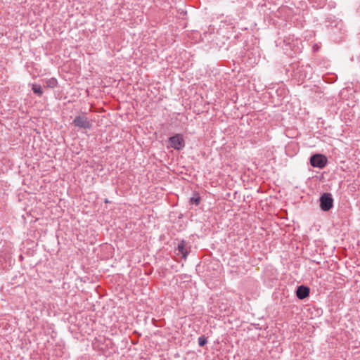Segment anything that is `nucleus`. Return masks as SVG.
<instances>
[{"label": "nucleus", "instance_id": "obj_7", "mask_svg": "<svg viewBox=\"0 0 360 360\" xmlns=\"http://www.w3.org/2000/svg\"><path fill=\"white\" fill-rule=\"evenodd\" d=\"M44 86L46 88H55L58 85V81L56 78L51 77L43 80Z\"/></svg>", "mask_w": 360, "mask_h": 360}, {"label": "nucleus", "instance_id": "obj_8", "mask_svg": "<svg viewBox=\"0 0 360 360\" xmlns=\"http://www.w3.org/2000/svg\"><path fill=\"white\" fill-rule=\"evenodd\" d=\"M201 200V198L198 193H195L192 198H190V203L198 206Z\"/></svg>", "mask_w": 360, "mask_h": 360}, {"label": "nucleus", "instance_id": "obj_5", "mask_svg": "<svg viewBox=\"0 0 360 360\" xmlns=\"http://www.w3.org/2000/svg\"><path fill=\"white\" fill-rule=\"evenodd\" d=\"M309 295V288L304 285H300L296 291L297 297L300 300H304Z\"/></svg>", "mask_w": 360, "mask_h": 360}, {"label": "nucleus", "instance_id": "obj_3", "mask_svg": "<svg viewBox=\"0 0 360 360\" xmlns=\"http://www.w3.org/2000/svg\"><path fill=\"white\" fill-rule=\"evenodd\" d=\"M170 146L175 150H180L185 147V141L183 136L180 134H176L169 139Z\"/></svg>", "mask_w": 360, "mask_h": 360}, {"label": "nucleus", "instance_id": "obj_10", "mask_svg": "<svg viewBox=\"0 0 360 360\" xmlns=\"http://www.w3.org/2000/svg\"><path fill=\"white\" fill-rule=\"evenodd\" d=\"M198 342L200 347H203L207 343V340L205 335H201L198 338Z\"/></svg>", "mask_w": 360, "mask_h": 360}, {"label": "nucleus", "instance_id": "obj_2", "mask_svg": "<svg viewBox=\"0 0 360 360\" xmlns=\"http://www.w3.org/2000/svg\"><path fill=\"white\" fill-rule=\"evenodd\" d=\"M333 206V199L329 193H323L320 198V207L323 211L330 210Z\"/></svg>", "mask_w": 360, "mask_h": 360}, {"label": "nucleus", "instance_id": "obj_6", "mask_svg": "<svg viewBox=\"0 0 360 360\" xmlns=\"http://www.w3.org/2000/svg\"><path fill=\"white\" fill-rule=\"evenodd\" d=\"M186 244L184 240H181L180 243H179L177 246V251L179 255H181L182 258L184 259H186L188 252L186 250Z\"/></svg>", "mask_w": 360, "mask_h": 360}, {"label": "nucleus", "instance_id": "obj_4", "mask_svg": "<svg viewBox=\"0 0 360 360\" xmlns=\"http://www.w3.org/2000/svg\"><path fill=\"white\" fill-rule=\"evenodd\" d=\"M327 161V158L321 154H315L310 158V163L311 166L320 169L323 168L326 165Z\"/></svg>", "mask_w": 360, "mask_h": 360}, {"label": "nucleus", "instance_id": "obj_1", "mask_svg": "<svg viewBox=\"0 0 360 360\" xmlns=\"http://www.w3.org/2000/svg\"><path fill=\"white\" fill-rule=\"evenodd\" d=\"M72 124L77 127L84 129H88L91 127V122L85 115L76 116L72 121Z\"/></svg>", "mask_w": 360, "mask_h": 360}, {"label": "nucleus", "instance_id": "obj_9", "mask_svg": "<svg viewBox=\"0 0 360 360\" xmlns=\"http://www.w3.org/2000/svg\"><path fill=\"white\" fill-rule=\"evenodd\" d=\"M32 89L33 92L34 94H37L39 96H42L43 91H42L41 85L37 84H34L32 85Z\"/></svg>", "mask_w": 360, "mask_h": 360}]
</instances>
